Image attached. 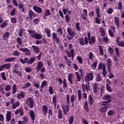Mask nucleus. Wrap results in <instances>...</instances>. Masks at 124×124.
Returning a JSON list of instances; mask_svg holds the SVG:
<instances>
[{"instance_id":"nucleus-2","label":"nucleus","mask_w":124,"mask_h":124,"mask_svg":"<svg viewBox=\"0 0 124 124\" xmlns=\"http://www.w3.org/2000/svg\"><path fill=\"white\" fill-rule=\"evenodd\" d=\"M84 80L85 82H87L89 83V81H93V74L91 73L87 74L84 77Z\"/></svg>"},{"instance_id":"nucleus-43","label":"nucleus","mask_w":124,"mask_h":124,"mask_svg":"<svg viewBox=\"0 0 124 124\" xmlns=\"http://www.w3.org/2000/svg\"><path fill=\"white\" fill-rule=\"evenodd\" d=\"M30 116L31 120H34L35 117H34V113H33V111L32 110H31L30 111Z\"/></svg>"},{"instance_id":"nucleus-36","label":"nucleus","mask_w":124,"mask_h":124,"mask_svg":"<svg viewBox=\"0 0 124 124\" xmlns=\"http://www.w3.org/2000/svg\"><path fill=\"white\" fill-rule=\"evenodd\" d=\"M5 91L6 92H9V91H11V85H7L5 87Z\"/></svg>"},{"instance_id":"nucleus-25","label":"nucleus","mask_w":124,"mask_h":124,"mask_svg":"<svg viewBox=\"0 0 124 124\" xmlns=\"http://www.w3.org/2000/svg\"><path fill=\"white\" fill-rule=\"evenodd\" d=\"M52 37L54 41H55V42H57V43H59V41H60V39L58 38V37L57 36V33H53Z\"/></svg>"},{"instance_id":"nucleus-37","label":"nucleus","mask_w":124,"mask_h":124,"mask_svg":"<svg viewBox=\"0 0 124 124\" xmlns=\"http://www.w3.org/2000/svg\"><path fill=\"white\" fill-rule=\"evenodd\" d=\"M102 79V77L100 75H97L96 77V82H100Z\"/></svg>"},{"instance_id":"nucleus-7","label":"nucleus","mask_w":124,"mask_h":124,"mask_svg":"<svg viewBox=\"0 0 124 124\" xmlns=\"http://www.w3.org/2000/svg\"><path fill=\"white\" fill-rule=\"evenodd\" d=\"M104 100H107L106 101L108 103H110L112 101V96L110 95H106L103 97Z\"/></svg>"},{"instance_id":"nucleus-59","label":"nucleus","mask_w":124,"mask_h":124,"mask_svg":"<svg viewBox=\"0 0 124 124\" xmlns=\"http://www.w3.org/2000/svg\"><path fill=\"white\" fill-rule=\"evenodd\" d=\"M117 45L118 46H120L121 47H124V41H122L119 43V44H117Z\"/></svg>"},{"instance_id":"nucleus-54","label":"nucleus","mask_w":124,"mask_h":124,"mask_svg":"<svg viewBox=\"0 0 124 124\" xmlns=\"http://www.w3.org/2000/svg\"><path fill=\"white\" fill-rule=\"evenodd\" d=\"M47 84V82H46V81H43L42 82V84L41 86V89H43V88H44V87H45V86H46V85Z\"/></svg>"},{"instance_id":"nucleus-4","label":"nucleus","mask_w":124,"mask_h":124,"mask_svg":"<svg viewBox=\"0 0 124 124\" xmlns=\"http://www.w3.org/2000/svg\"><path fill=\"white\" fill-rule=\"evenodd\" d=\"M78 42L80 45H85L88 44V37H85L84 39L83 38H79L78 39Z\"/></svg>"},{"instance_id":"nucleus-19","label":"nucleus","mask_w":124,"mask_h":124,"mask_svg":"<svg viewBox=\"0 0 124 124\" xmlns=\"http://www.w3.org/2000/svg\"><path fill=\"white\" fill-rule=\"evenodd\" d=\"M15 60H16V58L10 57V58L5 59L4 60V62H14Z\"/></svg>"},{"instance_id":"nucleus-56","label":"nucleus","mask_w":124,"mask_h":124,"mask_svg":"<svg viewBox=\"0 0 124 124\" xmlns=\"http://www.w3.org/2000/svg\"><path fill=\"white\" fill-rule=\"evenodd\" d=\"M1 78L5 80L6 79V77H5V73L4 72H2L0 74Z\"/></svg>"},{"instance_id":"nucleus-57","label":"nucleus","mask_w":124,"mask_h":124,"mask_svg":"<svg viewBox=\"0 0 124 124\" xmlns=\"http://www.w3.org/2000/svg\"><path fill=\"white\" fill-rule=\"evenodd\" d=\"M108 33H109V35H110V36H111V37H114V33H115V32H113V31H112L111 30H109Z\"/></svg>"},{"instance_id":"nucleus-51","label":"nucleus","mask_w":124,"mask_h":124,"mask_svg":"<svg viewBox=\"0 0 124 124\" xmlns=\"http://www.w3.org/2000/svg\"><path fill=\"white\" fill-rule=\"evenodd\" d=\"M100 11V10L99 9V8H97L96 9V13L97 14V17H98V18H99L100 17V15H99Z\"/></svg>"},{"instance_id":"nucleus-45","label":"nucleus","mask_w":124,"mask_h":124,"mask_svg":"<svg viewBox=\"0 0 124 124\" xmlns=\"http://www.w3.org/2000/svg\"><path fill=\"white\" fill-rule=\"evenodd\" d=\"M118 9L119 10H122L123 9V4L121 2H119L118 3Z\"/></svg>"},{"instance_id":"nucleus-40","label":"nucleus","mask_w":124,"mask_h":124,"mask_svg":"<svg viewBox=\"0 0 124 124\" xmlns=\"http://www.w3.org/2000/svg\"><path fill=\"white\" fill-rule=\"evenodd\" d=\"M29 15L30 16V19H31V17H34V16H35V15L33 14L32 11H29Z\"/></svg>"},{"instance_id":"nucleus-24","label":"nucleus","mask_w":124,"mask_h":124,"mask_svg":"<svg viewBox=\"0 0 124 124\" xmlns=\"http://www.w3.org/2000/svg\"><path fill=\"white\" fill-rule=\"evenodd\" d=\"M93 92L94 93H97L98 91V88H97V83H94L93 85Z\"/></svg>"},{"instance_id":"nucleus-5","label":"nucleus","mask_w":124,"mask_h":124,"mask_svg":"<svg viewBox=\"0 0 124 124\" xmlns=\"http://www.w3.org/2000/svg\"><path fill=\"white\" fill-rule=\"evenodd\" d=\"M26 104L28 106H29L30 108H32L33 107V101L31 97H29L26 101Z\"/></svg>"},{"instance_id":"nucleus-61","label":"nucleus","mask_w":124,"mask_h":124,"mask_svg":"<svg viewBox=\"0 0 124 124\" xmlns=\"http://www.w3.org/2000/svg\"><path fill=\"white\" fill-rule=\"evenodd\" d=\"M76 29L77 30V31H80V23H77L76 24Z\"/></svg>"},{"instance_id":"nucleus-15","label":"nucleus","mask_w":124,"mask_h":124,"mask_svg":"<svg viewBox=\"0 0 124 124\" xmlns=\"http://www.w3.org/2000/svg\"><path fill=\"white\" fill-rule=\"evenodd\" d=\"M99 50L100 51V55L101 56H103L104 58H107V55L106 54L104 53L103 52V48H102V46H99Z\"/></svg>"},{"instance_id":"nucleus-17","label":"nucleus","mask_w":124,"mask_h":124,"mask_svg":"<svg viewBox=\"0 0 124 124\" xmlns=\"http://www.w3.org/2000/svg\"><path fill=\"white\" fill-rule=\"evenodd\" d=\"M6 120L7 122H10V120H11V112L7 111Z\"/></svg>"},{"instance_id":"nucleus-33","label":"nucleus","mask_w":124,"mask_h":124,"mask_svg":"<svg viewBox=\"0 0 124 124\" xmlns=\"http://www.w3.org/2000/svg\"><path fill=\"white\" fill-rule=\"evenodd\" d=\"M62 12L64 14H66V13H68L69 14H71V11L68 10V9H62Z\"/></svg>"},{"instance_id":"nucleus-44","label":"nucleus","mask_w":124,"mask_h":124,"mask_svg":"<svg viewBox=\"0 0 124 124\" xmlns=\"http://www.w3.org/2000/svg\"><path fill=\"white\" fill-rule=\"evenodd\" d=\"M107 12L108 14H112V13L114 12V10L112 8H109L108 9Z\"/></svg>"},{"instance_id":"nucleus-22","label":"nucleus","mask_w":124,"mask_h":124,"mask_svg":"<svg viewBox=\"0 0 124 124\" xmlns=\"http://www.w3.org/2000/svg\"><path fill=\"white\" fill-rule=\"evenodd\" d=\"M43 67V63H42V62H39L36 69V70H37V71H39V70H40V69H41V68Z\"/></svg>"},{"instance_id":"nucleus-38","label":"nucleus","mask_w":124,"mask_h":124,"mask_svg":"<svg viewBox=\"0 0 124 124\" xmlns=\"http://www.w3.org/2000/svg\"><path fill=\"white\" fill-rule=\"evenodd\" d=\"M97 66V62H94L91 65V67L93 69H95V67Z\"/></svg>"},{"instance_id":"nucleus-39","label":"nucleus","mask_w":124,"mask_h":124,"mask_svg":"<svg viewBox=\"0 0 124 124\" xmlns=\"http://www.w3.org/2000/svg\"><path fill=\"white\" fill-rule=\"evenodd\" d=\"M19 65L17 64H16L14 67V69L13 70V72H16L17 70H18Z\"/></svg>"},{"instance_id":"nucleus-49","label":"nucleus","mask_w":124,"mask_h":124,"mask_svg":"<svg viewBox=\"0 0 124 124\" xmlns=\"http://www.w3.org/2000/svg\"><path fill=\"white\" fill-rule=\"evenodd\" d=\"M17 97L18 99H20V98L22 97V98H24V93L21 92L19 94H18Z\"/></svg>"},{"instance_id":"nucleus-34","label":"nucleus","mask_w":124,"mask_h":124,"mask_svg":"<svg viewBox=\"0 0 124 124\" xmlns=\"http://www.w3.org/2000/svg\"><path fill=\"white\" fill-rule=\"evenodd\" d=\"M114 22L117 27L119 28V27H120V25L119 24V18H118V17H115L114 18Z\"/></svg>"},{"instance_id":"nucleus-1","label":"nucleus","mask_w":124,"mask_h":124,"mask_svg":"<svg viewBox=\"0 0 124 124\" xmlns=\"http://www.w3.org/2000/svg\"><path fill=\"white\" fill-rule=\"evenodd\" d=\"M28 32L31 34V37L32 38H35V39H41L42 36L40 34L35 32V31L33 30H28Z\"/></svg>"},{"instance_id":"nucleus-12","label":"nucleus","mask_w":124,"mask_h":124,"mask_svg":"<svg viewBox=\"0 0 124 124\" xmlns=\"http://www.w3.org/2000/svg\"><path fill=\"white\" fill-rule=\"evenodd\" d=\"M108 110V108H107V107H103L102 108H101L99 109V112L100 113H101V114H105V113H106V112H107V111Z\"/></svg>"},{"instance_id":"nucleus-18","label":"nucleus","mask_w":124,"mask_h":124,"mask_svg":"<svg viewBox=\"0 0 124 124\" xmlns=\"http://www.w3.org/2000/svg\"><path fill=\"white\" fill-rule=\"evenodd\" d=\"M98 69L99 70H101V69H102V70H103V69H106V66L104 63L100 62L98 65Z\"/></svg>"},{"instance_id":"nucleus-31","label":"nucleus","mask_w":124,"mask_h":124,"mask_svg":"<svg viewBox=\"0 0 124 124\" xmlns=\"http://www.w3.org/2000/svg\"><path fill=\"white\" fill-rule=\"evenodd\" d=\"M45 31L46 33L47 34V37H50L51 36V31L47 28H45Z\"/></svg>"},{"instance_id":"nucleus-41","label":"nucleus","mask_w":124,"mask_h":124,"mask_svg":"<svg viewBox=\"0 0 124 124\" xmlns=\"http://www.w3.org/2000/svg\"><path fill=\"white\" fill-rule=\"evenodd\" d=\"M76 75L77 78L78 82H80V81H81V77H80V75H79V73L77 72H76Z\"/></svg>"},{"instance_id":"nucleus-10","label":"nucleus","mask_w":124,"mask_h":124,"mask_svg":"<svg viewBox=\"0 0 124 124\" xmlns=\"http://www.w3.org/2000/svg\"><path fill=\"white\" fill-rule=\"evenodd\" d=\"M42 111L45 116H47V114H48V108H47L46 105L43 106L42 108Z\"/></svg>"},{"instance_id":"nucleus-50","label":"nucleus","mask_w":124,"mask_h":124,"mask_svg":"<svg viewBox=\"0 0 124 124\" xmlns=\"http://www.w3.org/2000/svg\"><path fill=\"white\" fill-rule=\"evenodd\" d=\"M48 92L50 94H53L54 93V91L53 90V88H52V86L49 87Z\"/></svg>"},{"instance_id":"nucleus-53","label":"nucleus","mask_w":124,"mask_h":124,"mask_svg":"<svg viewBox=\"0 0 124 124\" xmlns=\"http://www.w3.org/2000/svg\"><path fill=\"white\" fill-rule=\"evenodd\" d=\"M16 41L18 43L19 45H22V39L20 37H17L16 39Z\"/></svg>"},{"instance_id":"nucleus-30","label":"nucleus","mask_w":124,"mask_h":124,"mask_svg":"<svg viewBox=\"0 0 124 124\" xmlns=\"http://www.w3.org/2000/svg\"><path fill=\"white\" fill-rule=\"evenodd\" d=\"M32 48L35 53H36L37 54V53H39V47H38V46H32Z\"/></svg>"},{"instance_id":"nucleus-64","label":"nucleus","mask_w":124,"mask_h":124,"mask_svg":"<svg viewBox=\"0 0 124 124\" xmlns=\"http://www.w3.org/2000/svg\"><path fill=\"white\" fill-rule=\"evenodd\" d=\"M34 60L35 59L33 58H31L30 60L28 62V63L30 64H31L33 62H34Z\"/></svg>"},{"instance_id":"nucleus-3","label":"nucleus","mask_w":124,"mask_h":124,"mask_svg":"<svg viewBox=\"0 0 124 124\" xmlns=\"http://www.w3.org/2000/svg\"><path fill=\"white\" fill-rule=\"evenodd\" d=\"M67 31L68 32L67 34V38L69 39V40H71L73 38V36H74L75 33L73 31H72L71 29L67 28Z\"/></svg>"},{"instance_id":"nucleus-52","label":"nucleus","mask_w":124,"mask_h":124,"mask_svg":"<svg viewBox=\"0 0 124 124\" xmlns=\"http://www.w3.org/2000/svg\"><path fill=\"white\" fill-rule=\"evenodd\" d=\"M114 114H115V112H114L113 111H112L111 110H108V116H113V115H114Z\"/></svg>"},{"instance_id":"nucleus-14","label":"nucleus","mask_w":124,"mask_h":124,"mask_svg":"<svg viewBox=\"0 0 124 124\" xmlns=\"http://www.w3.org/2000/svg\"><path fill=\"white\" fill-rule=\"evenodd\" d=\"M68 80L70 84H73V81H72L73 80V74L72 73H70L68 75Z\"/></svg>"},{"instance_id":"nucleus-29","label":"nucleus","mask_w":124,"mask_h":124,"mask_svg":"<svg viewBox=\"0 0 124 124\" xmlns=\"http://www.w3.org/2000/svg\"><path fill=\"white\" fill-rule=\"evenodd\" d=\"M99 32H100L102 36H105V30L103 28L101 27L99 29Z\"/></svg>"},{"instance_id":"nucleus-20","label":"nucleus","mask_w":124,"mask_h":124,"mask_svg":"<svg viewBox=\"0 0 124 124\" xmlns=\"http://www.w3.org/2000/svg\"><path fill=\"white\" fill-rule=\"evenodd\" d=\"M8 22H9V20L4 21L3 23L0 24V28H1V29L5 28V27L8 25Z\"/></svg>"},{"instance_id":"nucleus-28","label":"nucleus","mask_w":124,"mask_h":124,"mask_svg":"<svg viewBox=\"0 0 124 124\" xmlns=\"http://www.w3.org/2000/svg\"><path fill=\"white\" fill-rule=\"evenodd\" d=\"M20 105V103L19 102H16V103L13 104L12 108L13 109H16V108Z\"/></svg>"},{"instance_id":"nucleus-42","label":"nucleus","mask_w":124,"mask_h":124,"mask_svg":"<svg viewBox=\"0 0 124 124\" xmlns=\"http://www.w3.org/2000/svg\"><path fill=\"white\" fill-rule=\"evenodd\" d=\"M84 108L85 109V110L88 111L89 107L88 106V102H87V101H86L84 103Z\"/></svg>"},{"instance_id":"nucleus-32","label":"nucleus","mask_w":124,"mask_h":124,"mask_svg":"<svg viewBox=\"0 0 124 124\" xmlns=\"http://www.w3.org/2000/svg\"><path fill=\"white\" fill-rule=\"evenodd\" d=\"M62 109L63 110L64 114H66V112H68L69 111L68 106H66L65 108L63 107Z\"/></svg>"},{"instance_id":"nucleus-9","label":"nucleus","mask_w":124,"mask_h":124,"mask_svg":"<svg viewBox=\"0 0 124 124\" xmlns=\"http://www.w3.org/2000/svg\"><path fill=\"white\" fill-rule=\"evenodd\" d=\"M33 9L35 12H37V13H38L39 14L42 13V9H41V8L38 6H33Z\"/></svg>"},{"instance_id":"nucleus-26","label":"nucleus","mask_w":124,"mask_h":124,"mask_svg":"<svg viewBox=\"0 0 124 124\" xmlns=\"http://www.w3.org/2000/svg\"><path fill=\"white\" fill-rule=\"evenodd\" d=\"M3 69L6 68V69H10V67H11V64L10 63H7L2 65Z\"/></svg>"},{"instance_id":"nucleus-60","label":"nucleus","mask_w":124,"mask_h":124,"mask_svg":"<svg viewBox=\"0 0 124 124\" xmlns=\"http://www.w3.org/2000/svg\"><path fill=\"white\" fill-rule=\"evenodd\" d=\"M31 86V83L28 82L27 84H26L23 87V89H28L29 87Z\"/></svg>"},{"instance_id":"nucleus-16","label":"nucleus","mask_w":124,"mask_h":124,"mask_svg":"<svg viewBox=\"0 0 124 124\" xmlns=\"http://www.w3.org/2000/svg\"><path fill=\"white\" fill-rule=\"evenodd\" d=\"M19 50L21 52H23L24 53H26V55H30L31 54V51H30V50L27 48H19Z\"/></svg>"},{"instance_id":"nucleus-48","label":"nucleus","mask_w":124,"mask_h":124,"mask_svg":"<svg viewBox=\"0 0 124 124\" xmlns=\"http://www.w3.org/2000/svg\"><path fill=\"white\" fill-rule=\"evenodd\" d=\"M74 120V117H73V116H71V117L69 118V124H72V123H73Z\"/></svg>"},{"instance_id":"nucleus-47","label":"nucleus","mask_w":124,"mask_h":124,"mask_svg":"<svg viewBox=\"0 0 124 124\" xmlns=\"http://www.w3.org/2000/svg\"><path fill=\"white\" fill-rule=\"evenodd\" d=\"M77 59L79 62V63H83V59H82V57H81V56H78L77 58Z\"/></svg>"},{"instance_id":"nucleus-46","label":"nucleus","mask_w":124,"mask_h":124,"mask_svg":"<svg viewBox=\"0 0 124 124\" xmlns=\"http://www.w3.org/2000/svg\"><path fill=\"white\" fill-rule=\"evenodd\" d=\"M75 99H76V96H75L74 95H72L70 97L71 102H74Z\"/></svg>"},{"instance_id":"nucleus-35","label":"nucleus","mask_w":124,"mask_h":124,"mask_svg":"<svg viewBox=\"0 0 124 124\" xmlns=\"http://www.w3.org/2000/svg\"><path fill=\"white\" fill-rule=\"evenodd\" d=\"M10 34L9 32H6L3 35V39H8V37H9Z\"/></svg>"},{"instance_id":"nucleus-13","label":"nucleus","mask_w":124,"mask_h":124,"mask_svg":"<svg viewBox=\"0 0 124 124\" xmlns=\"http://www.w3.org/2000/svg\"><path fill=\"white\" fill-rule=\"evenodd\" d=\"M81 17L83 20H87V17H88V14L87 13V10L84 9L83 11Z\"/></svg>"},{"instance_id":"nucleus-63","label":"nucleus","mask_w":124,"mask_h":124,"mask_svg":"<svg viewBox=\"0 0 124 124\" xmlns=\"http://www.w3.org/2000/svg\"><path fill=\"white\" fill-rule=\"evenodd\" d=\"M11 23H12L13 24H15V23H16V18H15V17L11 18Z\"/></svg>"},{"instance_id":"nucleus-62","label":"nucleus","mask_w":124,"mask_h":124,"mask_svg":"<svg viewBox=\"0 0 124 124\" xmlns=\"http://www.w3.org/2000/svg\"><path fill=\"white\" fill-rule=\"evenodd\" d=\"M57 32L58 33V34H62V28H59L57 30Z\"/></svg>"},{"instance_id":"nucleus-8","label":"nucleus","mask_w":124,"mask_h":124,"mask_svg":"<svg viewBox=\"0 0 124 124\" xmlns=\"http://www.w3.org/2000/svg\"><path fill=\"white\" fill-rule=\"evenodd\" d=\"M88 36L90 44H93V43H94V42H95V38H94L93 36L91 37V35L90 33H88Z\"/></svg>"},{"instance_id":"nucleus-58","label":"nucleus","mask_w":124,"mask_h":124,"mask_svg":"<svg viewBox=\"0 0 124 124\" xmlns=\"http://www.w3.org/2000/svg\"><path fill=\"white\" fill-rule=\"evenodd\" d=\"M14 73H15L16 74H17V75H18L20 77H22V76L23 75L22 74V72H21V71H16V72H14Z\"/></svg>"},{"instance_id":"nucleus-11","label":"nucleus","mask_w":124,"mask_h":124,"mask_svg":"<svg viewBox=\"0 0 124 124\" xmlns=\"http://www.w3.org/2000/svg\"><path fill=\"white\" fill-rule=\"evenodd\" d=\"M110 80H109V79H107V84L106 85V89L108 92L111 93L112 91V89L111 88V87H110Z\"/></svg>"},{"instance_id":"nucleus-23","label":"nucleus","mask_w":124,"mask_h":124,"mask_svg":"<svg viewBox=\"0 0 124 124\" xmlns=\"http://www.w3.org/2000/svg\"><path fill=\"white\" fill-rule=\"evenodd\" d=\"M111 62H112V60H111V59H108L107 61L108 70V72H110V69L111 68Z\"/></svg>"},{"instance_id":"nucleus-55","label":"nucleus","mask_w":124,"mask_h":124,"mask_svg":"<svg viewBox=\"0 0 124 124\" xmlns=\"http://www.w3.org/2000/svg\"><path fill=\"white\" fill-rule=\"evenodd\" d=\"M20 52L18 51L17 50H15L13 53V56H19Z\"/></svg>"},{"instance_id":"nucleus-6","label":"nucleus","mask_w":124,"mask_h":124,"mask_svg":"<svg viewBox=\"0 0 124 124\" xmlns=\"http://www.w3.org/2000/svg\"><path fill=\"white\" fill-rule=\"evenodd\" d=\"M82 89L83 93H85V92H88V91L90 90V82L87 83V84L85 85L84 84H82Z\"/></svg>"},{"instance_id":"nucleus-27","label":"nucleus","mask_w":124,"mask_h":124,"mask_svg":"<svg viewBox=\"0 0 124 124\" xmlns=\"http://www.w3.org/2000/svg\"><path fill=\"white\" fill-rule=\"evenodd\" d=\"M12 90V93H13V94H15L16 93V92H17V86H16V84L13 85Z\"/></svg>"},{"instance_id":"nucleus-21","label":"nucleus","mask_w":124,"mask_h":124,"mask_svg":"<svg viewBox=\"0 0 124 124\" xmlns=\"http://www.w3.org/2000/svg\"><path fill=\"white\" fill-rule=\"evenodd\" d=\"M23 113H24V111H23V109L21 108L18 109H16L15 112V114L16 115H18V114H19L20 116H22Z\"/></svg>"}]
</instances>
